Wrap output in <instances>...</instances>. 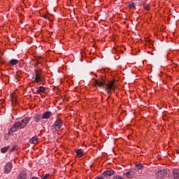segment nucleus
Returning a JSON list of instances; mask_svg holds the SVG:
<instances>
[{"mask_svg": "<svg viewBox=\"0 0 179 179\" xmlns=\"http://www.w3.org/2000/svg\"><path fill=\"white\" fill-rule=\"evenodd\" d=\"M30 179H40V178L36 177V176H33V177L31 178Z\"/></svg>", "mask_w": 179, "mask_h": 179, "instance_id": "23", "label": "nucleus"}, {"mask_svg": "<svg viewBox=\"0 0 179 179\" xmlns=\"http://www.w3.org/2000/svg\"><path fill=\"white\" fill-rule=\"evenodd\" d=\"M76 156H78V157H82V156H83V149H78L76 151Z\"/></svg>", "mask_w": 179, "mask_h": 179, "instance_id": "14", "label": "nucleus"}, {"mask_svg": "<svg viewBox=\"0 0 179 179\" xmlns=\"http://www.w3.org/2000/svg\"><path fill=\"white\" fill-rule=\"evenodd\" d=\"M1 75H3V73L1 72Z\"/></svg>", "mask_w": 179, "mask_h": 179, "instance_id": "27", "label": "nucleus"}, {"mask_svg": "<svg viewBox=\"0 0 179 179\" xmlns=\"http://www.w3.org/2000/svg\"><path fill=\"white\" fill-rule=\"evenodd\" d=\"M62 120L61 119H57L54 124L53 127L55 129V131H58L59 129H61V127H62Z\"/></svg>", "mask_w": 179, "mask_h": 179, "instance_id": "5", "label": "nucleus"}, {"mask_svg": "<svg viewBox=\"0 0 179 179\" xmlns=\"http://www.w3.org/2000/svg\"><path fill=\"white\" fill-rule=\"evenodd\" d=\"M143 8L145 10H150V7H149V5L146 3L143 4Z\"/></svg>", "mask_w": 179, "mask_h": 179, "instance_id": "17", "label": "nucleus"}, {"mask_svg": "<svg viewBox=\"0 0 179 179\" xmlns=\"http://www.w3.org/2000/svg\"><path fill=\"white\" fill-rule=\"evenodd\" d=\"M50 176H51L50 173H47L41 179H48L50 178Z\"/></svg>", "mask_w": 179, "mask_h": 179, "instance_id": "21", "label": "nucleus"}, {"mask_svg": "<svg viewBox=\"0 0 179 179\" xmlns=\"http://www.w3.org/2000/svg\"><path fill=\"white\" fill-rule=\"evenodd\" d=\"M138 1H141V0H138Z\"/></svg>", "mask_w": 179, "mask_h": 179, "instance_id": "28", "label": "nucleus"}, {"mask_svg": "<svg viewBox=\"0 0 179 179\" xmlns=\"http://www.w3.org/2000/svg\"><path fill=\"white\" fill-rule=\"evenodd\" d=\"M31 120V117H26L21 120V122H16L13 126L8 130V134L12 135L13 132H16L17 129H24L27 127V124H29V121Z\"/></svg>", "mask_w": 179, "mask_h": 179, "instance_id": "2", "label": "nucleus"}, {"mask_svg": "<svg viewBox=\"0 0 179 179\" xmlns=\"http://www.w3.org/2000/svg\"><path fill=\"white\" fill-rule=\"evenodd\" d=\"M128 8H129V9L132 8H135V3L134 2H131L128 5Z\"/></svg>", "mask_w": 179, "mask_h": 179, "instance_id": "20", "label": "nucleus"}, {"mask_svg": "<svg viewBox=\"0 0 179 179\" xmlns=\"http://www.w3.org/2000/svg\"><path fill=\"white\" fill-rule=\"evenodd\" d=\"M9 64L13 66L15 65H17V64H19V61L17 59H13L9 62Z\"/></svg>", "mask_w": 179, "mask_h": 179, "instance_id": "13", "label": "nucleus"}, {"mask_svg": "<svg viewBox=\"0 0 179 179\" xmlns=\"http://www.w3.org/2000/svg\"><path fill=\"white\" fill-rule=\"evenodd\" d=\"M136 168L137 170H142V169H143V165L142 164H138L136 165Z\"/></svg>", "mask_w": 179, "mask_h": 179, "instance_id": "19", "label": "nucleus"}, {"mask_svg": "<svg viewBox=\"0 0 179 179\" xmlns=\"http://www.w3.org/2000/svg\"><path fill=\"white\" fill-rule=\"evenodd\" d=\"M51 115L52 113L50 111L45 112L42 115V120H48Z\"/></svg>", "mask_w": 179, "mask_h": 179, "instance_id": "8", "label": "nucleus"}, {"mask_svg": "<svg viewBox=\"0 0 179 179\" xmlns=\"http://www.w3.org/2000/svg\"><path fill=\"white\" fill-rule=\"evenodd\" d=\"M32 79H34V82H35V83H41V81L43 80L41 70H35L33 73Z\"/></svg>", "mask_w": 179, "mask_h": 179, "instance_id": "3", "label": "nucleus"}, {"mask_svg": "<svg viewBox=\"0 0 179 179\" xmlns=\"http://www.w3.org/2000/svg\"><path fill=\"white\" fill-rule=\"evenodd\" d=\"M167 171H169V170H167V169L155 171L156 178L157 179L164 178V177H166V176H167Z\"/></svg>", "mask_w": 179, "mask_h": 179, "instance_id": "4", "label": "nucleus"}, {"mask_svg": "<svg viewBox=\"0 0 179 179\" xmlns=\"http://www.w3.org/2000/svg\"><path fill=\"white\" fill-rule=\"evenodd\" d=\"M15 150V147H13L12 149L10 150V152H13Z\"/></svg>", "mask_w": 179, "mask_h": 179, "instance_id": "24", "label": "nucleus"}, {"mask_svg": "<svg viewBox=\"0 0 179 179\" xmlns=\"http://www.w3.org/2000/svg\"><path fill=\"white\" fill-rule=\"evenodd\" d=\"M26 178H27V173H26V172L24 171L20 172L17 177V179H26Z\"/></svg>", "mask_w": 179, "mask_h": 179, "instance_id": "10", "label": "nucleus"}, {"mask_svg": "<svg viewBox=\"0 0 179 179\" xmlns=\"http://www.w3.org/2000/svg\"><path fill=\"white\" fill-rule=\"evenodd\" d=\"M94 179H104L103 176L96 177Z\"/></svg>", "mask_w": 179, "mask_h": 179, "instance_id": "22", "label": "nucleus"}, {"mask_svg": "<svg viewBox=\"0 0 179 179\" xmlns=\"http://www.w3.org/2000/svg\"><path fill=\"white\" fill-rule=\"evenodd\" d=\"M173 177L175 179H179V170L178 169L173 170Z\"/></svg>", "mask_w": 179, "mask_h": 179, "instance_id": "15", "label": "nucleus"}, {"mask_svg": "<svg viewBox=\"0 0 179 179\" xmlns=\"http://www.w3.org/2000/svg\"><path fill=\"white\" fill-rule=\"evenodd\" d=\"M124 176H126L127 178H134V177H135V172H134V171H130L124 173Z\"/></svg>", "mask_w": 179, "mask_h": 179, "instance_id": "9", "label": "nucleus"}, {"mask_svg": "<svg viewBox=\"0 0 179 179\" xmlns=\"http://www.w3.org/2000/svg\"><path fill=\"white\" fill-rule=\"evenodd\" d=\"M15 101V99H12V103H13Z\"/></svg>", "mask_w": 179, "mask_h": 179, "instance_id": "26", "label": "nucleus"}, {"mask_svg": "<svg viewBox=\"0 0 179 179\" xmlns=\"http://www.w3.org/2000/svg\"><path fill=\"white\" fill-rule=\"evenodd\" d=\"M92 83L94 86H99L100 89H105L108 94L111 93V90H114L115 89V82L114 81H108V83H106L103 79H92Z\"/></svg>", "mask_w": 179, "mask_h": 179, "instance_id": "1", "label": "nucleus"}, {"mask_svg": "<svg viewBox=\"0 0 179 179\" xmlns=\"http://www.w3.org/2000/svg\"><path fill=\"white\" fill-rule=\"evenodd\" d=\"M12 163L8 162L4 166V174H9L13 169Z\"/></svg>", "mask_w": 179, "mask_h": 179, "instance_id": "6", "label": "nucleus"}, {"mask_svg": "<svg viewBox=\"0 0 179 179\" xmlns=\"http://www.w3.org/2000/svg\"><path fill=\"white\" fill-rule=\"evenodd\" d=\"M103 177H111V176H114V171L113 170H109L106 171L103 173Z\"/></svg>", "mask_w": 179, "mask_h": 179, "instance_id": "7", "label": "nucleus"}, {"mask_svg": "<svg viewBox=\"0 0 179 179\" xmlns=\"http://www.w3.org/2000/svg\"><path fill=\"white\" fill-rule=\"evenodd\" d=\"M41 118H42V116L41 114H36L34 116V120L35 122H40V120H41Z\"/></svg>", "mask_w": 179, "mask_h": 179, "instance_id": "11", "label": "nucleus"}, {"mask_svg": "<svg viewBox=\"0 0 179 179\" xmlns=\"http://www.w3.org/2000/svg\"><path fill=\"white\" fill-rule=\"evenodd\" d=\"M44 19H48L47 15H43Z\"/></svg>", "mask_w": 179, "mask_h": 179, "instance_id": "25", "label": "nucleus"}, {"mask_svg": "<svg viewBox=\"0 0 179 179\" xmlns=\"http://www.w3.org/2000/svg\"><path fill=\"white\" fill-rule=\"evenodd\" d=\"M45 92V87H39L38 90L36 91L37 94H40V93H44Z\"/></svg>", "mask_w": 179, "mask_h": 179, "instance_id": "12", "label": "nucleus"}, {"mask_svg": "<svg viewBox=\"0 0 179 179\" xmlns=\"http://www.w3.org/2000/svg\"><path fill=\"white\" fill-rule=\"evenodd\" d=\"M10 148V146H6V147H3V148H1V153H6L8 152V150H9Z\"/></svg>", "mask_w": 179, "mask_h": 179, "instance_id": "16", "label": "nucleus"}, {"mask_svg": "<svg viewBox=\"0 0 179 179\" xmlns=\"http://www.w3.org/2000/svg\"><path fill=\"white\" fill-rule=\"evenodd\" d=\"M30 143H37V138L36 137H32L30 140H29Z\"/></svg>", "mask_w": 179, "mask_h": 179, "instance_id": "18", "label": "nucleus"}]
</instances>
